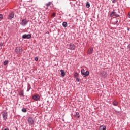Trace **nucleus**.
I'll list each match as a JSON object with an SVG mask.
<instances>
[{
    "label": "nucleus",
    "instance_id": "aec40b11",
    "mask_svg": "<svg viewBox=\"0 0 130 130\" xmlns=\"http://www.w3.org/2000/svg\"><path fill=\"white\" fill-rule=\"evenodd\" d=\"M8 63H9V61H8V60H6V61L4 62V66H7V64H8Z\"/></svg>",
    "mask_w": 130,
    "mask_h": 130
},
{
    "label": "nucleus",
    "instance_id": "c756f323",
    "mask_svg": "<svg viewBox=\"0 0 130 130\" xmlns=\"http://www.w3.org/2000/svg\"><path fill=\"white\" fill-rule=\"evenodd\" d=\"M127 47L129 49V50H130V44L128 45Z\"/></svg>",
    "mask_w": 130,
    "mask_h": 130
},
{
    "label": "nucleus",
    "instance_id": "f3484780",
    "mask_svg": "<svg viewBox=\"0 0 130 130\" xmlns=\"http://www.w3.org/2000/svg\"><path fill=\"white\" fill-rule=\"evenodd\" d=\"M62 26L64 28H67V27H68V23L66 22H63Z\"/></svg>",
    "mask_w": 130,
    "mask_h": 130
},
{
    "label": "nucleus",
    "instance_id": "bb28decb",
    "mask_svg": "<svg viewBox=\"0 0 130 130\" xmlns=\"http://www.w3.org/2000/svg\"><path fill=\"white\" fill-rule=\"evenodd\" d=\"M2 130H9L8 128H3Z\"/></svg>",
    "mask_w": 130,
    "mask_h": 130
},
{
    "label": "nucleus",
    "instance_id": "7c9ffc66",
    "mask_svg": "<svg viewBox=\"0 0 130 130\" xmlns=\"http://www.w3.org/2000/svg\"><path fill=\"white\" fill-rule=\"evenodd\" d=\"M3 43H1V44H0V46H3Z\"/></svg>",
    "mask_w": 130,
    "mask_h": 130
},
{
    "label": "nucleus",
    "instance_id": "423d86ee",
    "mask_svg": "<svg viewBox=\"0 0 130 130\" xmlns=\"http://www.w3.org/2000/svg\"><path fill=\"white\" fill-rule=\"evenodd\" d=\"M69 49L70 50H75L76 49V46L74 44H70L69 45Z\"/></svg>",
    "mask_w": 130,
    "mask_h": 130
},
{
    "label": "nucleus",
    "instance_id": "f8f14e48",
    "mask_svg": "<svg viewBox=\"0 0 130 130\" xmlns=\"http://www.w3.org/2000/svg\"><path fill=\"white\" fill-rule=\"evenodd\" d=\"M60 72H61V75L62 77H64V76H66V72H64V70H61Z\"/></svg>",
    "mask_w": 130,
    "mask_h": 130
},
{
    "label": "nucleus",
    "instance_id": "1a4fd4ad",
    "mask_svg": "<svg viewBox=\"0 0 130 130\" xmlns=\"http://www.w3.org/2000/svg\"><path fill=\"white\" fill-rule=\"evenodd\" d=\"M3 118L4 120L7 119L8 118V112H4L3 114Z\"/></svg>",
    "mask_w": 130,
    "mask_h": 130
},
{
    "label": "nucleus",
    "instance_id": "4be33fe9",
    "mask_svg": "<svg viewBox=\"0 0 130 130\" xmlns=\"http://www.w3.org/2000/svg\"><path fill=\"white\" fill-rule=\"evenodd\" d=\"M22 111V112H27V109L26 108H23Z\"/></svg>",
    "mask_w": 130,
    "mask_h": 130
},
{
    "label": "nucleus",
    "instance_id": "9d476101",
    "mask_svg": "<svg viewBox=\"0 0 130 130\" xmlns=\"http://www.w3.org/2000/svg\"><path fill=\"white\" fill-rule=\"evenodd\" d=\"M93 48H89L87 51L88 54H92L93 53Z\"/></svg>",
    "mask_w": 130,
    "mask_h": 130
},
{
    "label": "nucleus",
    "instance_id": "393cba45",
    "mask_svg": "<svg viewBox=\"0 0 130 130\" xmlns=\"http://www.w3.org/2000/svg\"><path fill=\"white\" fill-rule=\"evenodd\" d=\"M3 19V15L0 14V20Z\"/></svg>",
    "mask_w": 130,
    "mask_h": 130
},
{
    "label": "nucleus",
    "instance_id": "f257e3e1",
    "mask_svg": "<svg viewBox=\"0 0 130 130\" xmlns=\"http://www.w3.org/2000/svg\"><path fill=\"white\" fill-rule=\"evenodd\" d=\"M15 52L16 53H18L19 54H21L23 52V49L20 47H17L15 49Z\"/></svg>",
    "mask_w": 130,
    "mask_h": 130
},
{
    "label": "nucleus",
    "instance_id": "0eeeda50",
    "mask_svg": "<svg viewBox=\"0 0 130 130\" xmlns=\"http://www.w3.org/2000/svg\"><path fill=\"white\" fill-rule=\"evenodd\" d=\"M114 16H115V17H117V18H118L119 17V15L116 14V12L113 11L111 12V13L110 14V16L111 17H114Z\"/></svg>",
    "mask_w": 130,
    "mask_h": 130
},
{
    "label": "nucleus",
    "instance_id": "4468645a",
    "mask_svg": "<svg viewBox=\"0 0 130 130\" xmlns=\"http://www.w3.org/2000/svg\"><path fill=\"white\" fill-rule=\"evenodd\" d=\"M13 18H14V14L13 13H11L10 14H9V16H8V19H13Z\"/></svg>",
    "mask_w": 130,
    "mask_h": 130
},
{
    "label": "nucleus",
    "instance_id": "6e6552de",
    "mask_svg": "<svg viewBox=\"0 0 130 130\" xmlns=\"http://www.w3.org/2000/svg\"><path fill=\"white\" fill-rule=\"evenodd\" d=\"M28 22H29L26 19H23L21 22V25L22 26H26L27 24H28Z\"/></svg>",
    "mask_w": 130,
    "mask_h": 130
},
{
    "label": "nucleus",
    "instance_id": "b1692460",
    "mask_svg": "<svg viewBox=\"0 0 130 130\" xmlns=\"http://www.w3.org/2000/svg\"><path fill=\"white\" fill-rule=\"evenodd\" d=\"M35 60L36 61H38V57H35Z\"/></svg>",
    "mask_w": 130,
    "mask_h": 130
},
{
    "label": "nucleus",
    "instance_id": "9b49d317",
    "mask_svg": "<svg viewBox=\"0 0 130 130\" xmlns=\"http://www.w3.org/2000/svg\"><path fill=\"white\" fill-rule=\"evenodd\" d=\"M75 118H80V113L79 112H76L75 115Z\"/></svg>",
    "mask_w": 130,
    "mask_h": 130
},
{
    "label": "nucleus",
    "instance_id": "cd10ccee",
    "mask_svg": "<svg viewBox=\"0 0 130 130\" xmlns=\"http://www.w3.org/2000/svg\"><path fill=\"white\" fill-rule=\"evenodd\" d=\"M117 0H113L112 3H113V4H115V2H117Z\"/></svg>",
    "mask_w": 130,
    "mask_h": 130
},
{
    "label": "nucleus",
    "instance_id": "6ab92c4d",
    "mask_svg": "<svg viewBox=\"0 0 130 130\" xmlns=\"http://www.w3.org/2000/svg\"><path fill=\"white\" fill-rule=\"evenodd\" d=\"M86 8H90V3L89 2H87L86 4Z\"/></svg>",
    "mask_w": 130,
    "mask_h": 130
},
{
    "label": "nucleus",
    "instance_id": "a211bd4d",
    "mask_svg": "<svg viewBox=\"0 0 130 130\" xmlns=\"http://www.w3.org/2000/svg\"><path fill=\"white\" fill-rule=\"evenodd\" d=\"M56 16V13H53L52 15H51V18L52 19H53V18H54L55 16Z\"/></svg>",
    "mask_w": 130,
    "mask_h": 130
},
{
    "label": "nucleus",
    "instance_id": "f03ea898",
    "mask_svg": "<svg viewBox=\"0 0 130 130\" xmlns=\"http://www.w3.org/2000/svg\"><path fill=\"white\" fill-rule=\"evenodd\" d=\"M81 74H82V75H83V76H84V77H87V76H89V75L90 74V72L87 71L85 72V70L82 69L81 70Z\"/></svg>",
    "mask_w": 130,
    "mask_h": 130
},
{
    "label": "nucleus",
    "instance_id": "2eb2a0df",
    "mask_svg": "<svg viewBox=\"0 0 130 130\" xmlns=\"http://www.w3.org/2000/svg\"><path fill=\"white\" fill-rule=\"evenodd\" d=\"M51 2H48V3H47L46 4V6L47 7V8H46V10H47L48 9V7H50L51 6Z\"/></svg>",
    "mask_w": 130,
    "mask_h": 130
},
{
    "label": "nucleus",
    "instance_id": "a878e982",
    "mask_svg": "<svg viewBox=\"0 0 130 130\" xmlns=\"http://www.w3.org/2000/svg\"><path fill=\"white\" fill-rule=\"evenodd\" d=\"M76 81H77V82H80V78H77L76 79Z\"/></svg>",
    "mask_w": 130,
    "mask_h": 130
},
{
    "label": "nucleus",
    "instance_id": "7ed1b4c3",
    "mask_svg": "<svg viewBox=\"0 0 130 130\" xmlns=\"http://www.w3.org/2000/svg\"><path fill=\"white\" fill-rule=\"evenodd\" d=\"M27 121L29 124V125H32L34 124V119L32 117H29L27 119Z\"/></svg>",
    "mask_w": 130,
    "mask_h": 130
},
{
    "label": "nucleus",
    "instance_id": "5701e85b",
    "mask_svg": "<svg viewBox=\"0 0 130 130\" xmlns=\"http://www.w3.org/2000/svg\"><path fill=\"white\" fill-rule=\"evenodd\" d=\"M78 76H79V74H78V73H75V74H74V77H75V78H77V77H78Z\"/></svg>",
    "mask_w": 130,
    "mask_h": 130
},
{
    "label": "nucleus",
    "instance_id": "412c9836",
    "mask_svg": "<svg viewBox=\"0 0 130 130\" xmlns=\"http://www.w3.org/2000/svg\"><path fill=\"white\" fill-rule=\"evenodd\" d=\"M102 77H103V78H106V77H107V75H106V73L104 72V74H103V75H102Z\"/></svg>",
    "mask_w": 130,
    "mask_h": 130
},
{
    "label": "nucleus",
    "instance_id": "39448f33",
    "mask_svg": "<svg viewBox=\"0 0 130 130\" xmlns=\"http://www.w3.org/2000/svg\"><path fill=\"white\" fill-rule=\"evenodd\" d=\"M32 99H34V100H35L36 101H38V100L40 99V96H39V95L38 94L34 95L32 96Z\"/></svg>",
    "mask_w": 130,
    "mask_h": 130
},
{
    "label": "nucleus",
    "instance_id": "ddd939ff",
    "mask_svg": "<svg viewBox=\"0 0 130 130\" xmlns=\"http://www.w3.org/2000/svg\"><path fill=\"white\" fill-rule=\"evenodd\" d=\"M100 130H106V127L105 126H100Z\"/></svg>",
    "mask_w": 130,
    "mask_h": 130
},
{
    "label": "nucleus",
    "instance_id": "c85d7f7f",
    "mask_svg": "<svg viewBox=\"0 0 130 130\" xmlns=\"http://www.w3.org/2000/svg\"><path fill=\"white\" fill-rule=\"evenodd\" d=\"M128 18H130V12L128 14Z\"/></svg>",
    "mask_w": 130,
    "mask_h": 130
},
{
    "label": "nucleus",
    "instance_id": "20e7f679",
    "mask_svg": "<svg viewBox=\"0 0 130 130\" xmlns=\"http://www.w3.org/2000/svg\"><path fill=\"white\" fill-rule=\"evenodd\" d=\"M23 39H30L31 38V35L30 34H25L22 36Z\"/></svg>",
    "mask_w": 130,
    "mask_h": 130
},
{
    "label": "nucleus",
    "instance_id": "dca6fc26",
    "mask_svg": "<svg viewBox=\"0 0 130 130\" xmlns=\"http://www.w3.org/2000/svg\"><path fill=\"white\" fill-rule=\"evenodd\" d=\"M118 105V102H117L116 101H114L113 103V105H114V106H117V105Z\"/></svg>",
    "mask_w": 130,
    "mask_h": 130
}]
</instances>
